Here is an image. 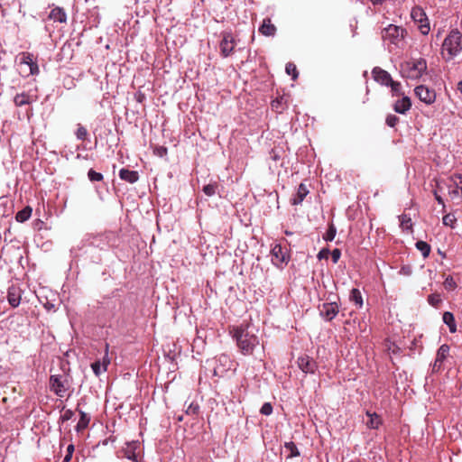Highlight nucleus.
<instances>
[{
  "instance_id": "5fc2aeb1",
  "label": "nucleus",
  "mask_w": 462,
  "mask_h": 462,
  "mask_svg": "<svg viewBox=\"0 0 462 462\" xmlns=\"http://www.w3.org/2000/svg\"><path fill=\"white\" fill-rule=\"evenodd\" d=\"M281 102L279 100H273L272 102V107L278 110L280 108Z\"/></svg>"
},
{
  "instance_id": "f03ea898",
  "label": "nucleus",
  "mask_w": 462,
  "mask_h": 462,
  "mask_svg": "<svg viewBox=\"0 0 462 462\" xmlns=\"http://www.w3.org/2000/svg\"><path fill=\"white\" fill-rule=\"evenodd\" d=\"M462 51V34L458 30H452L446 36L441 46L442 58L449 61Z\"/></svg>"
},
{
  "instance_id": "72a5a7b5",
  "label": "nucleus",
  "mask_w": 462,
  "mask_h": 462,
  "mask_svg": "<svg viewBox=\"0 0 462 462\" xmlns=\"http://www.w3.org/2000/svg\"><path fill=\"white\" fill-rule=\"evenodd\" d=\"M337 234V229L333 224H330L326 234L323 236L324 240L332 241L334 240Z\"/></svg>"
},
{
  "instance_id": "2eb2a0df",
  "label": "nucleus",
  "mask_w": 462,
  "mask_h": 462,
  "mask_svg": "<svg viewBox=\"0 0 462 462\" xmlns=\"http://www.w3.org/2000/svg\"><path fill=\"white\" fill-rule=\"evenodd\" d=\"M449 354V346L443 344L439 346L437 351L435 362L433 364V371H439L441 369L443 362L447 359Z\"/></svg>"
},
{
  "instance_id": "09e8293b",
  "label": "nucleus",
  "mask_w": 462,
  "mask_h": 462,
  "mask_svg": "<svg viewBox=\"0 0 462 462\" xmlns=\"http://www.w3.org/2000/svg\"><path fill=\"white\" fill-rule=\"evenodd\" d=\"M74 412L71 410H66L60 416L62 421H67L72 419Z\"/></svg>"
},
{
  "instance_id": "f8f14e48",
  "label": "nucleus",
  "mask_w": 462,
  "mask_h": 462,
  "mask_svg": "<svg viewBox=\"0 0 462 462\" xmlns=\"http://www.w3.org/2000/svg\"><path fill=\"white\" fill-rule=\"evenodd\" d=\"M298 365L306 374H314L318 368L317 363L308 356H300L298 358Z\"/></svg>"
},
{
  "instance_id": "9d476101",
  "label": "nucleus",
  "mask_w": 462,
  "mask_h": 462,
  "mask_svg": "<svg viewBox=\"0 0 462 462\" xmlns=\"http://www.w3.org/2000/svg\"><path fill=\"white\" fill-rule=\"evenodd\" d=\"M414 93L421 102L427 105H431L436 101L435 90L424 85L416 87L414 88Z\"/></svg>"
},
{
  "instance_id": "ddd939ff",
  "label": "nucleus",
  "mask_w": 462,
  "mask_h": 462,
  "mask_svg": "<svg viewBox=\"0 0 462 462\" xmlns=\"http://www.w3.org/2000/svg\"><path fill=\"white\" fill-rule=\"evenodd\" d=\"M6 298L8 303L13 308L18 307L22 299V290L16 285L10 286L7 291Z\"/></svg>"
},
{
  "instance_id": "f704fd0d",
  "label": "nucleus",
  "mask_w": 462,
  "mask_h": 462,
  "mask_svg": "<svg viewBox=\"0 0 462 462\" xmlns=\"http://www.w3.org/2000/svg\"><path fill=\"white\" fill-rule=\"evenodd\" d=\"M108 349H109V345L107 343H106L105 356H104L102 361H100L104 372L106 371L107 366L110 364V358L108 356Z\"/></svg>"
},
{
  "instance_id": "79ce46f5",
  "label": "nucleus",
  "mask_w": 462,
  "mask_h": 462,
  "mask_svg": "<svg viewBox=\"0 0 462 462\" xmlns=\"http://www.w3.org/2000/svg\"><path fill=\"white\" fill-rule=\"evenodd\" d=\"M428 302L433 307H438L441 302V298L439 294H430L428 297Z\"/></svg>"
},
{
  "instance_id": "39448f33",
  "label": "nucleus",
  "mask_w": 462,
  "mask_h": 462,
  "mask_svg": "<svg viewBox=\"0 0 462 462\" xmlns=\"http://www.w3.org/2000/svg\"><path fill=\"white\" fill-rule=\"evenodd\" d=\"M50 390L60 398H63L69 389V376L67 374H52L50 377Z\"/></svg>"
},
{
  "instance_id": "0eeeda50",
  "label": "nucleus",
  "mask_w": 462,
  "mask_h": 462,
  "mask_svg": "<svg viewBox=\"0 0 462 462\" xmlns=\"http://www.w3.org/2000/svg\"><path fill=\"white\" fill-rule=\"evenodd\" d=\"M411 17L415 23L418 24L420 32L423 35H427L430 31L429 19L426 13L420 6H414L411 11Z\"/></svg>"
},
{
  "instance_id": "473e14b6",
  "label": "nucleus",
  "mask_w": 462,
  "mask_h": 462,
  "mask_svg": "<svg viewBox=\"0 0 462 462\" xmlns=\"http://www.w3.org/2000/svg\"><path fill=\"white\" fill-rule=\"evenodd\" d=\"M286 73L290 76H291V79L293 80H296L299 76V72L297 70L296 65L293 63H287L285 68Z\"/></svg>"
},
{
  "instance_id": "423d86ee",
  "label": "nucleus",
  "mask_w": 462,
  "mask_h": 462,
  "mask_svg": "<svg viewBox=\"0 0 462 462\" xmlns=\"http://www.w3.org/2000/svg\"><path fill=\"white\" fill-rule=\"evenodd\" d=\"M19 66L26 76L38 75L40 73L37 60L32 53L23 51L18 55Z\"/></svg>"
},
{
  "instance_id": "20e7f679",
  "label": "nucleus",
  "mask_w": 462,
  "mask_h": 462,
  "mask_svg": "<svg viewBox=\"0 0 462 462\" xmlns=\"http://www.w3.org/2000/svg\"><path fill=\"white\" fill-rule=\"evenodd\" d=\"M407 33L406 29L403 27L389 24L382 31V38L383 41H388L392 44L401 46L403 44Z\"/></svg>"
},
{
  "instance_id": "cd10ccee",
  "label": "nucleus",
  "mask_w": 462,
  "mask_h": 462,
  "mask_svg": "<svg viewBox=\"0 0 462 462\" xmlns=\"http://www.w3.org/2000/svg\"><path fill=\"white\" fill-rule=\"evenodd\" d=\"M138 444L136 442H133L128 444L125 448V455L128 459H131L134 462H137V455L134 452V449L137 448Z\"/></svg>"
},
{
  "instance_id": "1a4fd4ad",
  "label": "nucleus",
  "mask_w": 462,
  "mask_h": 462,
  "mask_svg": "<svg viewBox=\"0 0 462 462\" xmlns=\"http://www.w3.org/2000/svg\"><path fill=\"white\" fill-rule=\"evenodd\" d=\"M221 35L222 40L219 43L220 54L222 57L226 58L234 52L236 42L230 32H223Z\"/></svg>"
},
{
  "instance_id": "13d9d810",
  "label": "nucleus",
  "mask_w": 462,
  "mask_h": 462,
  "mask_svg": "<svg viewBox=\"0 0 462 462\" xmlns=\"http://www.w3.org/2000/svg\"><path fill=\"white\" fill-rule=\"evenodd\" d=\"M72 457V455L71 454H66L65 457L63 458V461L62 462H69L70 459Z\"/></svg>"
},
{
  "instance_id": "de8ad7c7",
  "label": "nucleus",
  "mask_w": 462,
  "mask_h": 462,
  "mask_svg": "<svg viewBox=\"0 0 462 462\" xmlns=\"http://www.w3.org/2000/svg\"><path fill=\"white\" fill-rule=\"evenodd\" d=\"M399 273L403 276H410L412 273V268L410 265H403L400 269Z\"/></svg>"
},
{
  "instance_id": "c03bdc74",
  "label": "nucleus",
  "mask_w": 462,
  "mask_h": 462,
  "mask_svg": "<svg viewBox=\"0 0 462 462\" xmlns=\"http://www.w3.org/2000/svg\"><path fill=\"white\" fill-rule=\"evenodd\" d=\"M199 411V404L192 402L188 406V408L186 410V414L196 415V414H198Z\"/></svg>"
},
{
  "instance_id": "7ed1b4c3",
  "label": "nucleus",
  "mask_w": 462,
  "mask_h": 462,
  "mask_svg": "<svg viewBox=\"0 0 462 462\" xmlns=\"http://www.w3.org/2000/svg\"><path fill=\"white\" fill-rule=\"evenodd\" d=\"M427 70V62L420 58L405 61L401 64V74L403 78L410 79H419Z\"/></svg>"
},
{
  "instance_id": "37998d69",
  "label": "nucleus",
  "mask_w": 462,
  "mask_h": 462,
  "mask_svg": "<svg viewBox=\"0 0 462 462\" xmlns=\"http://www.w3.org/2000/svg\"><path fill=\"white\" fill-rule=\"evenodd\" d=\"M260 412L263 414V415H265V416H269L272 414L273 412V406L270 402H265L263 404L261 410H260Z\"/></svg>"
},
{
  "instance_id": "6e6552de",
  "label": "nucleus",
  "mask_w": 462,
  "mask_h": 462,
  "mask_svg": "<svg viewBox=\"0 0 462 462\" xmlns=\"http://www.w3.org/2000/svg\"><path fill=\"white\" fill-rule=\"evenodd\" d=\"M272 263L279 267L282 268L290 261V254L286 248H283L281 245L276 244L271 250Z\"/></svg>"
},
{
  "instance_id": "9b49d317",
  "label": "nucleus",
  "mask_w": 462,
  "mask_h": 462,
  "mask_svg": "<svg viewBox=\"0 0 462 462\" xmlns=\"http://www.w3.org/2000/svg\"><path fill=\"white\" fill-rule=\"evenodd\" d=\"M320 315L327 320H332L339 312V307L336 302L323 303L319 308Z\"/></svg>"
},
{
  "instance_id": "c85d7f7f",
  "label": "nucleus",
  "mask_w": 462,
  "mask_h": 462,
  "mask_svg": "<svg viewBox=\"0 0 462 462\" xmlns=\"http://www.w3.org/2000/svg\"><path fill=\"white\" fill-rule=\"evenodd\" d=\"M416 248L421 253L424 258H427L430 253V245L424 241H418L415 244Z\"/></svg>"
},
{
  "instance_id": "a18cd8bd",
  "label": "nucleus",
  "mask_w": 462,
  "mask_h": 462,
  "mask_svg": "<svg viewBox=\"0 0 462 462\" xmlns=\"http://www.w3.org/2000/svg\"><path fill=\"white\" fill-rule=\"evenodd\" d=\"M91 368L93 370V373L98 376L103 371V368H102V365H101V362L99 360L94 362L92 365H91Z\"/></svg>"
},
{
  "instance_id": "dca6fc26",
  "label": "nucleus",
  "mask_w": 462,
  "mask_h": 462,
  "mask_svg": "<svg viewBox=\"0 0 462 462\" xmlns=\"http://www.w3.org/2000/svg\"><path fill=\"white\" fill-rule=\"evenodd\" d=\"M219 365L214 367V375L223 376L224 373L230 369V358L226 355H221L217 358Z\"/></svg>"
},
{
  "instance_id": "5701e85b",
  "label": "nucleus",
  "mask_w": 462,
  "mask_h": 462,
  "mask_svg": "<svg viewBox=\"0 0 462 462\" xmlns=\"http://www.w3.org/2000/svg\"><path fill=\"white\" fill-rule=\"evenodd\" d=\"M454 184L455 188L453 189H449V195L452 197V199L455 198H461L462 197V176L461 175H455L454 176Z\"/></svg>"
},
{
  "instance_id": "e433bc0d",
  "label": "nucleus",
  "mask_w": 462,
  "mask_h": 462,
  "mask_svg": "<svg viewBox=\"0 0 462 462\" xmlns=\"http://www.w3.org/2000/svg\"><path fill=\"white\" fill-rule=\"evenodd\" d=\"M88 177L89 180L92 181V182H94V181H101V180H103V178H104L101 173L97 172L93 169H90L88 171Z\"/></svg>"
},
{
  "instance_id": "a211bd4d",
  "label": "nucleus",
  "mask_w": 462,
  "mask_h": 462,
  "mask_svg": "<svg viewBox=\"0 0 462 462\" xmlns=\"http://www.w3.org/2000/svg\"><path fill=\"white\" fill-rule=\"evenodd\" d=\"M48 18L53 22H58L60 23H67V14L65 10L60 6L52 8L48 15Z\"/></svg>"
},
{
  "instance_id": "4c0bfd02",
  "label": "nucleus",
  "mask_w": 462,
  "mask_h": 462,
  "mask_svg": "<svg viewBox=\"0 0 462 462\" xmlns=\"http://www.w3.org/2000/svg\"><path fill=\"white\" fill-rule=\"evenodd\" d=\"M217 189V183H209L203 188V192L208 196L211 197L216 193V190Z\"/></svg>"
},
{
  "instance_id": "f257e3e1",
  "label": "nucleus",
  "mask_w": 462,
  "mask_h": 462,
  "mask_svg": "<svg viewBox=\"0 0 462 462\" xmlns=\"http://www.w3.org/2000/svg\"><path fill=\"white\" fill-rule=\"evenodd\" d=\"M230 333L243 355H252L254 348L260 344V339L255 334L254 328L249 324L234 326Z\"/></svg>"
},
{
  "instance_id": "f3484780",
  "label": "nucleus",
  "mask_w": 462,
  "mask_h": 462,
  "mask_svg": "<svg viewBox=\"0 0 462 462\" xmlns=\"http://www.w3.org/2000/svg\"><path fill=\"white\" fill-rule=\"evenodd\" d=\"M259 32L266 37H273L276 34V26L272 23L271 18H264L258 29Z\"/></svg>"
},
{
  "instance_id": "58836bf2",
  "label": "nucleus",
  "mask_w": 462,
  "mask_h": 462,
  "mask_svg": "<svg viewBox=\"0 0 462 462\" xmlns=\"http://www.w3.org/2000/svg\"><path fill=\"white\" fill-rule=\"evenodd\" d=\"M88 130L81 125H78L76 136L79 140H85L88 137Z\"/></svg>"
},
{
  "instance_id": "4d7b16f0",
  "label": "nucleus",
  "mask_w": 462,
  "mask_h": 462,
  "mask_svg": "<svg viewBox=\"0 0 462 462\" xmlns=\"http://www.w3.org/2000/svg\"><path fill=\"white\" fill-rule=\"evenodd\" d=\"M72 457V455L71 454H66L65 457L63 458V461L62 462H69L70 459Z\"/></svg>"
},
{
  "instance_id": "c756f323",
  "label": "nucleus",
  "mask_w": 462,
  "mask_h": 462,
  "mask_svg": "<svg viewBox=\"0 0 462 462\" xmlns=\"http://www.w3.org/2000/svg\"><path fill=\"white\" fill-rule=\"evenodd\" d=\"M284 448L287 451L290 452L288 455L289 458L300 456V451H299L298 448L296 447V445L294 444V442H292V441L286 442L284 444Z\"/></svg>"
},
{
  "instance_id": "8fccbe9b",
  "label": "nucleus",
  "mask_w": 462,
  "mask_h": 462,
  "mask_svg": "<svg viewBox=\"0 0 462 462\" xmlns=\"http://www.w3.org/2000/svg\"><path fill=\"white\" fill-rule=\"evenodd\" d=\"M341 256V251L338 248H335L331 252V257L334 263H337Z\"/></svg>"
},
{
  "instance_id": "393cba45",
  "label": "nucleus",
  "mask_w": 462,
  "mask_h": 462,
  "mask_svg": "<svg viewBox=\"0 0 462 462\" xmlns=\"http://www.w3.org/2000/svg\"><path fill=\"white\" fill-rule=\"evenodd\" d=\"M32 208L30 206H26L22 210L18 211L15 215L17 222L23 223L27 221L32 216Z\"/></svg>"
},
{
  "instance_id": "603ef678",
  "label": "nucleus",
  "mask_w": 462,
  "mask_h": 462,
  "mask_svg": "<svg viewBox=\"0 0 462 462\" xmlns=\"http://www.w3.org/2000/svg\"><path fill=\"white\" fill-rule=\"evenodd\" d=\"M328 254H329L328 249H322L319 252L317 256L319 259H323V258H328Z\"/></svg>"
},
{
  "instance_id": "6e6d98bb",
  "label": "nucleus",
  "mask_w": 462,
  "mask_h": 462,
  "mask_svg": "<svg viewBox=\"0 0 462 462\" xmlns=\"http://www.w3.org/2000/svg\"><path fill=\"white\" fill-rule=\"evenodd\" d=\"M73 451H74V446L72 444L69 445L67 448V453L72 455Z\"/></svg>"
},
{
  "instance_id": "4468645a",
  "label": "nucleus",
  "mask_w": 462,
  "mask_h": 462,
  "mask_svg": "<svg viewBox=\"0 0 462 462\" xmlns=\"http://www.w3.org/2000/svg\"><path fill=\"white\" fill-rule=\"evenodd\" d=\"M372 76L374 79L381 85L389 86L392 83L391 75L384 69L375 67L372 70Z\"/></svg>"
},
{
  "instance_id": "a19ab883",
  "label": "nucleus",
  "mask_w": 462,
  "mask_h": 462,
  "mask_svg": "<svg viewBox=\"0 0 462 462\" xmlns=\"http://www.w3.org/2000/svg\"><path fill=\"white\" fill-rule=\"evenodd\" d=\"M399 122V117L395 115H388L385 119V123L390 127H394Z\"/></svg>"
},
{
  "instance_id": "3c124183",
  "label": "nucleus",
  "mask_w": 462,
  "mask_h": 462,
  "mask_svg": "<svg viewBox=\"0 0 462 462\" xmlns=\"http://www.w3.org/2000/svg\"><path fill=\"white\" fill-rule=\"evenodd\" d=\"M154 152H155V153H156L157 155H159L160 157H163V156H165V155L167 154V152H168V151H167V148H166V147H164V146H159V147H156V149H155V151H154Z\"/></svg>"
},
{
  "instance_id": "49530a36",
  "label": "nucleus",
  "mask_w": 462,
  "mask_h": 462,
  "mask_svg": "<svg viewBox=\"0 0 462 462\" xmlns=\"http://www.w3.org/2000/svg\"><path fill=\"white\" fill-rule=\"evenodd\" d=\"M411 220L406 215H402L401 218V226L402 228L409 229L411 227Z\"/></svg>"
},
{
  "instance_id": "aec40b11",
  "label": "nucleus",
  "mask_w": 462,
  "mask_h": 462,
  "mask_svg": "<svg viewBox=\"0 0 462 462\" xmlns=\"http://www.w3.org/2000/svg\"><path fill=\"white\" fill-rule=\"evenodd\" d=\"M309 194V189L305 184L300 183L298 187L296 194L291 199V203L294 206L301 204L306 196Z\"/></svg>"
},
{
  "instance_id": "a878e982",
  "label": "nucleus",
  "mask_w": 462,
  "mask_h": 462,
  "mask_svg": "<svg viewBox=\"0 0 462 462\" xmlns=\"http://www.w3.org/2000/svg\"><path fill=\"white\" fill-rule=\"evenodd\" d=\"M443 322L448 326L451 333H455L457 331L455 317L451 312L446 311L443 313Z\"/></svg>"
},
{
  "instance_id": "2f4dec72",
  "label": "nucleus",
  "mask_w": 462,
  "mask_h": 462,
  "mask_svg": "<svg viewBox=\"0 0 462 462\" xmlns=\"http://www.w3.org/2000/svg\"><path fill=\"white\" fill-rule=\"evenodd\" d=\"M442 222L444 226L454 228L455 224L457 222V218L453 214L448 213L443 217Z\"/></svg>"
},
{
  "instance_id": "6ab92c4d",
  "label": "nucleus",
  "mask_w": 462,
  "mask_h": 462,
  "mask_svg": "<svg viewBox=\"0 0 462 462\" xmlns=\"http://www.w3.org/2000/svg\"><path fill=\"white\" fill-rule=\"evenodd\" d=\"M411 107V101L409 97H402L398 99L393 105V110L399 114H405Z\"/></svg>"
},
{
  "instance_id": "4be33fe9",
  "label": "nucleus",
  "mask_w": 462,
  "mask_h": 462,
  "mask_svg": "<svg viewBox=\"0 0 462 462\" xmlns=\"http://www.w3.org/2000/svg\"><path fill=\"white\" fill-rule=\"evenodd\" d=\"M366 416L369 420L366 421V426L369 429L376 430L382 424V419L376 412L366 411Z\"/></svg>"
},
{
  "instance_id": "bb28decb",
  "label": "nucleus",
  "mask_w": 462,
  "mask_h": 462,
  "mask_svg": "<svg viewBox=\"0 0 462 462\" xmlns=\"http://www.w3.org/2000/svg\"><path fill=\"white\" fill-rule=\"evenodd\" d=\"M79 414L80 418L76 426V430L78 432H80L84 430L86 428H88L90 421V418L83 411H79Z\"/></svg>"
},
{
  "instance_id": "c9c22d12",
  "label": "nucleus",
  "mask_w": 462,
  "mask_h": 462,
  "mask_svg": "<svg viewBox=\"0 0 462 462\" xmlns=\"http://www.w3.org/2000/svg\"><path fill=\"white\" fill-rule=\"evenodd\" d=\"M389 86L391 87V90H392L393 96H402V95H403L402 93V91H401L402 86H401L400 82H397V81H394V80L392 79V83L389 84Z\"/></svg>"
},
{
  "instance_id": "412c9836",
  "label": "nucleus",
  "mask_w": 462,
  "mask_h": 462,
  "mask_svg": "<svg viewBox=\"0 0 462 462\" xmlns=\"http://www.w3.org/2000/svg\"><path fill=\"white\" fill-rule=\"evenodd\" d=\"M119 177L121 180L131 184L136 182L139 180V174L136 171H130L125 168L119 171Z\"/></svg>"
},
{
  "instance_id": "ea45409f",
  "label": "nucleus",
  "mask_w": 462,
  "mask_h": 462,
  "mask_svg": "<svg viewBox=\"0 0 462 462\" xmlns=\"http://www.w3.org/2000/svg\"><path fill=\"white\" fill-rule=\"evenodd\" d=\"M444 287L446 290H448V291H453L456 289L457 287V283L456 282L454 281L453 277L451 276H448L445 281H444Z\"/></svg>"
},
{
  "instance_id": "052dcab7",
  "label": "nucleus",
  "mask_w": 462,
  "mask_h": 462,
  "mask_svg": "<svg viewBox=\"0 0 462 462\" xmlns=\"http://www.w3.org/2000/svg\"><path fill=\"white\" fill-rule=\"evenodd\" d=\"M384 0H371V2L374 4V5H379V4H382Z\"/></svg>"
},
{
  "instance_id": "7c9ffc66",
  "label": "nucleus",
  "mask_w": 462,
  "mask_h": 462,
  "mask_svg": "<svg viewBox=\"0 0 462 462\" xmlns=\"http://www.w3.org/2000/svg\"><path fill=\"white\" fill-rule=\"evenodd\" d=\"M350 300L354 301L358 307H362L363 305V299L361 292L358 289H352L350 292Z\"/></svg>"
},
{
  "instance_id": "864d4df0",
  "label": "nucleus",
  "mask_w": 462,
  "mask_h": 462,
  "mask_svg": "<svg viewBox=\"0 0 462 462\" xmlns=\"http://www.w3.org/2000/svg\"><path fill=\"white\" fill-rule=\"evenodd\" d=\"M434 197H435V199L438 201L439 204H440L443 207H445L443 199L441 198L440 195L438 194L437 191H434Z\"/></svg>"
},
{
  "instance_id": "bf43d9fd",
  "label": "nucleus",
  "mask_w": 462,
  "mask_h": 462,
  "mask_svg": "<svg viewBox=\"0 0 462 462\" xmlns=\"http://www.w3.org/2000/svg\"><path fill=\"white\" fill-rule=\"evenodd\" d=\"M457 90L462 94V80L457 83Z\"/></svg>"
},
{
  "instance_id": "b1692460",
  "label": "nucleus",
  "mask_w": 462,
  "mask_h": 462,
  "mask_svg": "<svg viewBox=\"0 0 462 462\" xmlns=\"http://www.w3.org/2000/svg\"><path fill=\"white\" fill-rule=\"evenodd\" d=\"M32 97L25 92L17 94L14 98V102L15 106H17L29 105L32 103Z\"/></svg>"
}]
</instances>
